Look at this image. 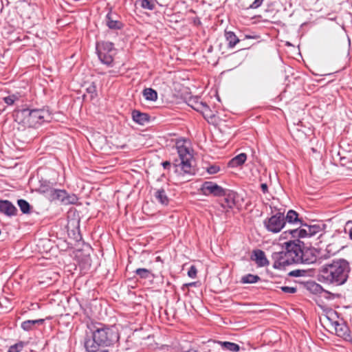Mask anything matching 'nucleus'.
I'll return each mask as SVG.
<instances>
[{
	"mask_svg": "<svg viewBox=\"0 0 352 352\" xmlns=\"http://www.w3.org/2000/svg\"><path fill=\"white\" fill-rule=\"evenodd\" d=\"M87 326L91 333L89 336L87 333L84 342L87 352H96L100 346H113L120 340V334L116 326L94 322L87 323Z\"/></svg>",
	"mask_w": 352,
	"mask_h": 352,
	"instance_id": "f257e3e1",
	"label": "nucleus"
},
{
	"mask_svg": "<svg viewBox=\"0 0 352 352\" xmlns=\"http://www.w3.org/2000/svg\"><path fill=\"white\" fill-rule=\"evenodd\" d=\"M349 271L350 267L346 261L343 259L333 261L320 267L318 280L327 284L342 285L347 280Z\"/></svg>",
	"mask_w": 352,
	"mask_h": 352,
	"instance_id": "f03ea898",
	"label": "nucleus"
},
{
	"mask_svg": "<svg viewBox=\"0 0 352 352\" xmlns=\"http://www.w3.org/2000/svg\"><path fill=\"white\" fill-rule=\"evenodd\" d=\"M176 148L179 159L176 160L173 163L175 171L180 174L194 175L195 170L192 165L193 158L192 151L185 145V142L182 140L177 142Z\"/></svg>",
	"mask_w": 352,
	"mask_h": 352,
	"instance_id": "7ed1b4c3",
	"label": "nucleus"
},
{
	"mask_svg": "<svg viewBox=\"0 0 352 352\" xmlns=\"http://www.w3.org/2000/svg\"><path fill=\"white\" fill-rule=\"evenodd\" d=\"M285 248L280 252H275L272 254V260L273 261V267L275 269H282L285 267L293 263H296V258H294V248L298 249L295 246V243L292 241L285 243Z\"/></svg>",
	"mask_w": 352,
	"mask_h": 352,
	"instance_id": "20e7f679",
	"label": "nucleus"
},
{
	"mask_svg": "<svg viewBox=\"0 0 352 352\" xmlns=\"http://www.w3.org/2000/svg\"><path fill=\"white\" fill-rule=\"evenodd\" d=\"M293 241L295 243V246L299 249L298 250L294 248V258H296V263L311 264L316 262V256L314 253L313 250L302 247L304 243L298 239H294Z\"/></svg>",
	"mask_w": 352,
	"mask_h": 352,
	"instance_id": "39448f33",
	"label": "nucleus"
},
{
	"mask_svg": "<svg viewBox=\"0 0 352 352\" xmlns=\"http://www.w3.org/2000/svg\"><path fill=\"white\" fill-rule=\"evenodd\" d=\"M28 115L25 120L30 127L37 128L43 123L50 121L51 115L48 110L45 109L28 110Z\"/></svg>",
	"mask_w": 352,
	"mask_h": 352,
	"instance_id": "423d86ee",
	"label": "nucleus"
},
{
	"mask_svg": "<svg viewBox=\"0 0 352 352\" xmlns=\"http://www.w3.org/2000/svg\"><path fill=\"white\" fill-rule=\"evenodd\" d=\"M46 196L50 201H60L64 205L74 204L78 197L74 194H68L65 190L50 188L46 192Z\"/></svg>",
	"mask_w": 352,
	"mask_h": 352,
	"instance_id": "0eeeda50",
	"label": "nucleus"
},
{
	"mask_svg": "<svg viewBox=\"0 0 352 352\" xmlns=\"http://www.w3.org/2000/svg\"><path fill=\"white\" fill-rule=\"evenodd\" d=\"M263 223L267 231L278 233L281 231L285 225V215L283 212H278L271 217L266 219Z\"/></svg>",
	"mask_w": 352,
	"mask_h": 352,
	"instance_id": "6e6552de",
	"label": "nucleus"
},
{
	"mask_svg": "<svg viewBox=\"0 0 352 352\" xmlns=\"http://www.w3.org/2000/svg\"><path fill=\"white\" fill-rule=\"evenodd\" d=\"M302 228H297L294 229H289L285 231L283 234H287V233L292 235V238H305L310 237L320 231V227L316 225L307 226V224L302 223Z\"/></svg>",
	"mask_w": 352,
	"mask_h": 352,
	"instance_id": "1a4fd4ad",
	"label": "nucleus"
},
{
	"mask_svg": "<svg viewBox=\"0 0 352 352\" xmlns=\"http://www.w3.org/2000/svg\"><path fill=\"white\" fill-rule=\"evenodd\" d=\"M201 191L203 195L206 196L212 195L214 196L221 197L226 195L225 190L221 186L212 182H205L201 187Z\"/></svg>",
	"mask_w": 352,
	"mask_h": 352,
	"instance_id": "9d476101",
	"label": "nucleus"
},
{
	"mask_svg": "<svg viewBox=\"0 0 352 352\" xmlns=\"http://www.w3.org/2000/svg\"><path fill=\"white\" fill-rule=\"evenodd\" d=\"M16 212V208L10 201L0 200V212L7 216H14Z\"/></svg>",
	"mask_w": 352,
	"mask_h": 352,
	"instance_id": "9b49d317",
	"label": "nucleus"
},
{
	"mask_svg": "<svg viewBox=\"0 0 352 352\" xmlns=\"http://www.w3.org/2000/svg\"><path fill=\"white\" fill-rule=\"evenodd\" d=\"M285 223L292 224L298 228L302 226V220L298 217V214L294 210H289L285 217Z\"/></svg>",
	"mask_w": 352,
	"mask_h": 352,
	"instance_id": "f8f14e48",
	"label": "nucleus"
},
{
	"mask_svg": "<svg viewBox=\"0 0 352 352\" xmlns=\"http://www.w3.org/2000/svg\"><path fill=\"white\" fill-rule=\"evenodd\" d=\"M335 331L338 336L342 338L343 339L348 340L350 339V333L349 327L344 323H340L338 322H334Z\"/></svg>",
	"mask_w": 352,
	"mask_h": 352,
	"instance_id": "ddd939ff",
	"label": "nucleus"
},
{
	"mask_svg": "<svg viewBox=\"0 0 352 352\" xmlns=\"http://www.w3.org/2000/svg\"><path fill=\"white\" fill-rule=\"evenodd\" d=\"M252 259L260 267H263L268 264V261L265 256V252L261 250H255L253 251Z\"/></svg>",
	"mask_w": 352,
	"mask_h": 352,
	"instance_id": "4468645a",
	"label": "nucleus"
},
{
	"mask_svg": "<svg viewBox=\"0 0 352 352\" xmlns=\"http://www.w3.org/2000/svg\"><path fill=\"white\" fill-rule=\"evenodd\" d=\"M132 118L135 122L141 125H144L149 120V116L147 113H141L138 110L133 111Z\"/></svg>",
	"mask_w": 352,
	"mask_h": 352,
	"instance_id": "2eb2a0df",
	"label": "nucleus"
},
{
	"mask_svg": "<svg viewBox=\"0 0 352 352\" xmlns=\"http://www.w3.org/2000/svg\"><path fill=\"white\" fill-rule=\"evenodd\" d=\"M225 195L226 197L221 204V207L225 210L232 208L235 206V193L232 192Z\"/></svg>",
	"mask_w": 352,
	"mask_h": 352,
	"instance_id": "dca6fc26",
	"label": "nucleus"
},
{
	"mask_svg": "<svg viewBox=\"0 0 352 352\" xmlns=\"http://www.w3.org/2000/svg\"><path fill=\"white\" fill-rule=\"evenodd\" d=\"M107 25L110 29L119 30L122 28V23L121 21L114 19V15L111 13H108L106 16Z\"/></svg>",
	"mask_w": 352,
	"mask_h": 352,
	"instance_id": "f3484780",
	"label": "nucleus"
},
{
	"mask_svg": "<svg viewBox=\"0 0 352 352\" xmlns=\"http://www.w3.org/2000/svg\"><path fill=\"white\" fill-rule=\"evenodd\" d=\"M43 322H44L43 319L28 320L23 321L21 323V327L24 331H29L33 330L36 325L42 324Z\"/></svg>",
	"mask_w": 352,
	"mask_h": 352,
	"instance_id": "a211bd4d",
	"label": "nucleus"
},
{
	"mask_svg": "<svg viewBox=\"0 0 352 352\" xmlns=\"http://www.w3.org/2000/svg\"><path fill=\"white\" fill-rule=\"evenodd\" d=\"M247 160V155L245 153H240L233 157L230 162H228V166L232 168H235L239 166H241L245 163V162Z\"/></svg>",
	"mask_w": 352,
	"mask_h": 352,
	"instance_id": "6ab92c4d",
	"label": "nucleus"
},
{
	"mask_svg": "<svg viewBox=\"0 0 352 352\" xmlns=\"http://www.w3.org/2000/svg\"><path fill=\"white\" fill-rule=\"evenodd\" d=\"M154 197L160 204L164 206L168 204L169 199L163 188L157 189L154 194Z\"/></svg>",
	"mask_w": 352,
	"mask_h": 352,
	"instance_id": "aec40b11",
	"label": "nucleus"
},
{
	"mask_svg": "<svg viewBox=\"0 0 352 352\" xmlns=\"http://www.w3.org/2000/svg\"><path fill=\"white\" fill-rule=\"evenodd\" d=\"M97 52L111 53L113 50V44L109 41H104L97 44Z\"/></svg>",
	"mask_w": 352,
	"mask_h": 352,
	"instance_id": "412c9836",
	"label": "nucleus"
},
{
	"mask_svg": "<svg viewBox=\"0 0 352 352\" xmlns=\"http://www.w3.org/2000/svg\"><path fill=\"white\" fill-rule=\"evenodd\" d=\"M225 37L228 43V47L232 48L239 42V39L233 32L225 31Z\"/></svg>",
	"mask_w": 352,
	"mask_h": 352,
	"instance_id": "4be33fe9",
	"label": "nucleus"
},
{
	"mask_svg": "<svg viewBox=\"0 0 352 352\" xmlns=\"http://www.w3.org/2000/svg\"><path fill=\"white\" fill-rule=\"evenodd\" d=\"M142 94L146 100L156 101L157 100V93L152 88H145Z\"/></svg>",
	"mask_w": 352,
	"mask_h": 352,
	"instance_id": "5701e85b",
	"label": "nucleus"
},
{
	"mask_svg": "<svg viewBox=\"0 0 352 352\" xmlns=\"http://www.w3.org/2000/svg\"><path fill=\"white\" fill-rule=\"evenodd\" d=\"M98 56L100 61L107 65H110L113 62V54L111 53H105V52H97Z\"/></svg>",
	"mask_w": 352,
	"mask_h": 352,
	"instance_id": "b1692460",
	"label": "nucleus"
},
{
	"mask_svg": "<svg viewBox=\"0 0 352 352\" xmlns=\"http://www.w3.org/2000/svg\"><path fill=\"white\" fill-rule=\"evenodd\" d=\"M261 278L258 275L248 274L243 276L241 278V283L243 284H252L257 283Z\"/></svg>",
	"mask_w": 352,
	"mask_h": 352,
	"instance_id": "393cba45",
	"label": "nucleus"
},
{
	"mask_svg": "<svg viewBox=\"0 0 352 352\" xmlns=\"http://www.w3.org/2000/svg\"><path fill=\"white\" fill-rule=\"evenodd\" d=\"M219 344L223 348L232 352H238L240 350L239 344L231 342H221L219 341Z\"/></svg>",
	"mask_w": 352,
	"mask_h": 352,
	"instance_id": "a878e982",
	"label": "nucleus"
},
{
	"mask_svg": "<svg viewBox=\"0 0 352 352\" xmlns=\"http://www.w3.org/2000/svg\"><path fill=\"white\" fill-rule=\"evenodd\" d=\"M17 204L23 213L28 214L30 212V205L27 201L24 199H19Z\"/></svg>",
	"mask_w": 352,
	"mask_h": 352,
	"instance_id": "bb28decb",
	"label": "nucleus"
},
{
	"mask_svg": "<svg viewBox=\"0 0 352 352\" xmlns=\"http://www.w3.org/2000/svg\"><path fill=\"white\" fill-rule=\"evenodd\" d=\"M135 274L141 278H148L151 275V272L146 268H138L135 270Z\"/></svg>",
	"mask_w": 352,
	"mask_h": 352,
	"instance_id": "cd10ccee",
	"label": "nucleus"
},
{
	"mask_svg": "<svg viewBox=\"0 0 352 352\" xmlns=\"http://www.w3.org/2000/svg\"><path fill=\"white\" fill-rule=\"evenodd\" d=\"M192 109L199 111L201 110V107H203V102L199 101L198 98H192L189 100L188 104Z\"/></svg>",
	"mask_w": 352,
	"mask_h": 352,
	"instance_id": "c85d7f7f",
	"label": "nucleus"
},
{
	"mask_svg": "<svg viewBox=\"0 0 352 352\" xmlns=\"http://www.w3.org/2000/svg\"><path fill=\"white\" fill-rule=\"evenodd\" d=\"M140 6L144 9L153 10L155 8V3L153 0H140Z\"/></svg>",
	"mask_w": 352,
	"mask_h": 352,
	"instance_id": "c756f323",
	"label": "nucleus"
},
{
	"mask_svg": "<svg viewBox=\"0 0 352 352\" xmlns=\"http://www.w3.org/2000/svg\"><path fill=\"white\" fill-rule=\"evenodd\" d=\"M16 96L14 95L8 96L7 97H5L3 98V101L5 103H6L8 105H12L14 103L15 100H16Z\"/></svg>",
	"mask_w": 352,
	"mask_h": 352,
	"instance_id": "7c9ffc66",
	"label": "nucleus"
},
{
	"mask_svg": "<svg viewBox=\"0 0 352 352\" xmlns=\"http://www.w3.org/2000/svg\"><path fill=\"white\" fill-rule=\"evenodd\" d=\"M280 288L283 292L287 293V294H294V293L296 292V291H297L296 287H294L283 286V287H280Z\"/></svg>",
	"mask_w": 352,
	"mask_h": 352,
	"instance_id": "2f4dec72",
	"label": "nucleus"
},
{
	"mask_svg": "<svg viewBox=\"0 0 352 352\" xmlns=\"http://www.w3.org/2000/svg\"><path fill=\"white\" fill-rule=\"evenodd\" d=\"M22 348L23 344L21 343H17L10 346L8 352H19Z\"/></svg>",
	"mask_w": 352,
	"mask_h": 352,
	"instance_id": "473e14b6",
	"label": "nucleus"
},
{
	"mask_svg": "<svg viewBox=\"0 0 352 352\" xmlns=\"http://www.w3.org/2000/svg\"><path fill=\"white\" fill-rule=\"evenodd\" d=\"M219 170H220L219 166H216V165H211L207 168V172L209 174L212 175V174H215V173H218L219 171Z\"/></svg>",
	"mask_w": 352,
	"mask_h": 352,
	"instance_id": "72a5a7b5",
	"label": "nucleus"
},
{
	"mask_svg": "<svg viewBox=\"0 0 352 352\" xmlns=\"http://www.w3.org/2000/svg\"><path fill=\"white\" fill-rule=\"evenodd\" d=\"M263 0H254L249 6L250 8H258L263 3Z\"/></svg>",
	"mask_w": 352,
	"mask_h": 352,
	"instance_id": "f704fd0d",
	"label": "nucleus"
},
{
	"mask_svg": "<svg viewBox=\"0 0 352 352\" xmlns=\"http://www.w3.org/2000/svg\"><path fill=\"white\" fill-rule=\"evenodd\" d=\"M188 274L190 278H195L197 274V269L194 266H191L188 272Z\"/></svg>",
	"mask_w": 352,
	"mask_h": 352,
	"instance_id": "c9c22d12",
	"label": "nucleus"
},
{
	"mask_svg": "<svg viewBox=\"0 0 352 352\" xmlns=\"http://www.w3.org/2000/svg\"><path fill=\"white\" fill-rule=\"evenodd\" d=\"M201 113L203 114L204 118H212V112H211V110L210 109V107H206V110L202 111Z\"/></svg>",
	"mask_w": 352,
	"mask_h": 352,
	"instance_id": "e433bc0d",
	"label": "nucleus"
},
{
	"mask_svg": "<svg viewBox=\"0 0 352 352\" xmlns=\"http://www.w3.org/2000/svg\"><path fill=\"white\" fill-rule=\"evenodd\" d=\"M261 190H262L263 193L267 192L268 187H267V185L266 184H262L261 185Z\"/></svg>",
	"mask_w": 352,
	"mask_h": 352,
	"instance_id": "4c0bfd02",
	"label": "nucleus"
},
{
	"mask_svg": "<svg viewBox=\"0 0 352 352\" xmlns=\"http://www.w3.org/2000/svg\"><path fill=\"white\" fill-rule=\"evenodd\" d=\"M162 166L164 169H167L170 166V162L169 161H165L162 162Z\"/></svg>",
	"mask_w": 352,
	"mask_h": 352,
	"instance_id": "58836bf2",
	"label": "nucleus"
},
{
	"mask_svg": "<svg viewBox=\"0 0 352 352\" xmlns=\"http://www.w3.org/2000/svg\"><path fill=\"white\" fill-rule=\"evenodd\" d=\"M299 273H300V271H298V270L292 271V272H290V275L298 276L300 275Z\"/></svg>",
	"mask_w": 352,
	"mask_h": 352,
	"instance_id": "ea45409f",
	"label": "nucleus"
},
{
	"mask_svg": "<svg viewBox=\"0 0 352 352\" xmlns=\"http://www.w3.org/2000/svg\"><path fill=\"white\" fill-rule=\"evenodd\" d=\"M206 107H209L206 102H203V107H201V110H199V111L201 113L202 111L206 110Z\"/></svg>",
	"mask_w": 352,
	"mask_h": 352,
	"instance_id": "a19ab883",
	"label": "nucleus"
},
{
	"mask_svg": "<svg viewBox=\"0 0 352 352\" xmlns=\"http://www.w3.org/2000/svg\"><path fill=\"white\" fill-rule=\"evenodd\" d=\"M87 89H88V91L89 92H93V91H95V87L94 86H91V87H89Z\"/></svg>",
	"mask_w": 352,
	"mask_h": 352,
	"instance_id": "79ce46f5",
	"label": "nucleus"
},
{
	"mask_svg": "<svg viewBox=\"0 0 352 352\" xmlns=\"http://www.w3.org/2000/svg\"><path fill=\"white\" fill-rule=\"evenodd\" d=\"M349 236L351 239L352 240V230L350 231Z\"/></svg>",
	"mask_w": 352,
	"mask_h": 352,
	"instance_id": "37998d69",
	"label": "nucleus"
},
{
	"mask_svg": "<svg viewBox=\"0 0 352 352\" xmlns=\"http://www.w3.org/2000/svg\"><path fill=\"white\" fill-rule=\"evenodd\" d=\"M101 352H109L107 350H102Z\"/></svg>",
	"mask_w": 352,
	"mask_h": 352,
	"instance_id": "c03bdc74",
	"label": "nucleus"
},
{
	"mask_svg": "<svg viewBox=\"0 0 352 352\" xmlns=\"http://www.w3.org/2000/svg\"><path fill=\"white\" fill-rule=\"evenodd\" d=\"M316 286L317 287H320V285H318V284H316Z\"/></svg>",
	"mask_w": 352,
	"mask_h": 352,
	"instance_id": "a18cd8bd",
	"label": "nucleus"
},
{
	"mask_svg": "<svg viewBox=\"0 0 352 352\" xmlns=\"http://www.w3.org/2000/svg\"><path fill=\"white\" fill-rule=\"evenodd\" d=\"M349 340H350L352 342V338H350Z\"/></svg>",
	"mask_w": 352,
	"mask_h": 352,
	"instance_id": "49530a36",
	"label": "nucleus"
}]
</instances>
